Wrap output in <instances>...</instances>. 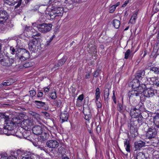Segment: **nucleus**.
Wrapping results in <instances>:
<instances>
[{"label":"nucleus","mask_w":159,"mask_h":159,"mask_svg":"<svg viewBox=\"0 0 159 159\" xmlns=\"http://www.w3.org/2000/svg\"><path fill=\"white\" fill-rule=\"evenodd\" d=\"M146 83H143L141 85L135 88V89H133L129 93L128 96H129V98L130 97L135 96H139L141 95L140 96V99L141 101L142 100V95H144L145 89L146 88Z\"/></svg>","instance_id":"nucleus-1"},{"label":"nucleus","mask_w":159,"mask_h":159,"mask_svg":"<svg viewBox=\"0 0 159 159\" xmlns=\"http://www.w3.org/2000/svg\"><path fill=\"white\" fill-rule=\"evenodd\" d=\"M34 27H36L38 30L40 32L43 33L49 31L52 29V25L51 24L46 23H39V21L33 24Z\"/></svg>","instance_id":"nucleus-2"},{"label":"nucleus","mask_w":159,"mask_h":159,"mask_svg":"<svg viewBox=\"0 0 159 159\" xmlns=\"http://www.w3.org/2000/svg\"><path fill=\"white\" fill-rule=\"evenodd\" d=\"M24 31L27 32L28 36L29 37H32L34 39L35 38H39L41 35L40 33L37 32L32 27L27 25L25 28Z\"/></svg>","instance_id":"nucleus-3"},{"label":"nucleus","mask_w":159,"mask_h":159,"mask_svg":"<svg viewBox=\"0 0 159 159\" xmlns=\"http://www.w3.org/2000/svg\"><path fill=\"white\" fill-rule=\"evenodd\" d=\"M155 125L149 127L146 132V136L149 139L156 138L157 136V129L155 127Z\"/></svg>","instance_id":"nucleus-4"},{"label":"nucleus","mask_w":159,"mask_h":159,"mask_svg":"<svg viewBox=\"0 0 159 159\" xmlns=\"http://www.w3.org/2000/svg\"><path fill=\"white\" fill-rule=\"evenodd\" d=\"M14 62V59L9 57L8 56H6L0 60V63L1 65L3 66L7 67L11 66Z\"/></svg>","instance_id":"nucleus-5"},{"label":"nucleus","mask_w":159,"mask_h":159,"mask_svg":"<svg viewBox=\"0 0 159 159\" xmlns=\"http://www.w3.org/2000/svg\"><path fill=\"white\" fill-rule=\"evenodd\" d=\"M20 50L21 55L19 57V61L22 62L30 58V54L29 51L26 49L21 48Z\"/></svg>","instance_id":"nucleus-6"},{"label":"nucleus","mask_w":159,"mask_h":159,"mask_svg":"<svg viewBox=\"0 0 159 159\" xmlns=\"http://www.w3.org/2000/svg\"><path fill=\"white\" fill-rule=\"evenodd\" d=\"M39 38H35L29 42L28 43L29 48L30 51L35 52L36 50V47H38V44L37 39Z\"/></svg>","instance_id":"nucleus-7"},{"label":"nucleus","mask_w":159,"mask_h":159,"mask_svg":"<svg viewBox=\"0 0 159 159\" xmlns=\"http://www.w3.org/2000/svg\"><path fill=\"white\" fill-rule=\"evenodd\" d=\"M33 125V121L29 119L24 120L21 123L22 127L26 130L30 129Z\"/></svg>","instance_id":"nucleus-8"},{"label":"nucleus","mask_w":159,"mask_h":159,"mask_svg":"<svg viewBox=\"0 0 159 159\" xmlns=\"http://www.w3.org/2000/svg\"><path fill=\"white\" fill-rule=\"evenodd\" d=\"M157 91L151 88H147L144 91V97L147 98H150L153 97L157 93Z\"/></svg>","instance_id":"nucleus-9"},{"label":"nucleus","mask_w":159,"mask_h":159,"mask_svg":"<svg viewBox=\"0 0 159 159\" xmlns=\"http://www.w3.org/2000/svg\"><path fill=\"white\" fill-rule=\"evenodd\" d=\"M25 0H4V2L5 3L9 5H14L15 3L18 2L17 5L15 7V9H17L18 7H19L21 5L22 2H23Z\"/></svg>","instance_id":"nucleus-10"},{"label":"nucleus","mask_w":159,"mask_h":159,"mask_svg":"<svg viewBox=\"0 0 159 159\" xmlns=\"http://www.w3.org/2000/svg\"><path fill=\"white\" fill-rule=\"evenodd\" d=\"M8 17L9 15L7 11L5 10L0 11V24L5 22Z\"/></svg>","instance_id":"nucleus-11"},{"label":"nucleus","mask_w":159,"mask_h":159,"mask_svg":"<svg viewBox=\"0 0 159 159\" xmlns=\"http://www.w3.org/2000/svg\"><path fill=\"white\" fill-rule=\"evenodd\" d=\"M4 128L6 129L8 132L11 133V135L12 134V132L13 130L14 127V124L13 122L9 120H8L7 122H5L4 125Z\"/></svg>","instance_id":"nucleus-12"},{"label":"nucleus","mask_w":159,"mask_h":159,"mask_svg":"<svg viewBox=\"0 0 159 159\" xmlns=\"http://www.w3.org/2000/svg\"><path fill=\"white\" fill-rule=\"evenodd\" d=\"M140 106L139 108L137 109L135 107H132L130 109L129 113L130 115L132 118H134L137 117L139 115L140 112Z\"/></svg>","instance_id":"nucleus-13"},{"label":"nucleus","mask_w":159,"mask_h":159,"mask_svg":"<svg viewBox=\"0 0 159 159\" xmlns=\"http://www.w3.org/2000/svg\"><path fill=\"white\" fill-rule=\"evenodd\" d=\"M46 145L49 148L55 149L58 146L59 143L56 140H50L47 141Z\"/></svg>","instance_id":"nucleus-14"},{"label":"nucleus","mask_w":159,"mask_h":159,"mask_svg":"<svg viewBox=\"0 0 159 159\" xmlns=\"http://www.w3.org/2000/svg\"><path fill=\"white\" fill-rule=\"evenodd\" d=\"M45 131L42 126L39 125L35 126L32 128L33 133L36 135H39Z\"/></svg>","instance_id":"nucleus-15"},{"label":"nucleus","mask_w":159,"mask_h":159,"mask_svg":"<svg viewBox=\"0 0 159 159\" xmlns=\"http://www.w3.org/2000/svg\"><path fill=\"white\" fill-rule=\"evenodd\" d=\"M40 136L38 137V140L41 142H43L47 140L49 136V134L48 132L44 131L43 133L41 134Z\"/></svg>","instance_id":"nucleus-16"},{"label":"nucleus","mask_w":159,"mask_h":159,"mask_svg":"<svg viewBox=\"0 0 159 159\" xmlns=\"http://www.w3.org/2000/svg\"><path fill=\"white\" fill-rule=\"evenodd\" d=\"M145 74V72L144 70H139L135 75V78L137 79L141 78V80H142V79H143V80H147V78H143Z\"/></svg>","instance_id":"nucleus-17"},{"label":"nucleus","mask_w":159,"mask_h":159,"mask_svg":"<svg viewBox=\"0 0 159 159\" xmlns=\"http://www.w3.org/2000/svg\"><path fill=\"white\" fill-rule=\"evenodd\" d=\"M130 132L131 135L133 137L137 135L138 133L136 125H134V126H130Z\"/></svg>","instance_id":"nucleus-18"},{"label":"nucleus","mask_w":159,"mask_h":159,"mask_svg":"<svg viewBox=\"0 0 159 159\" xmlns=\"http://www.w3.org/2000/svg\"><path fill=\"white\" fill-rule=\"evenodd\" d=\"M140 114H141V116L144 118H147L148 117L149 115L148 111L146 110V109L142 105H140Z\"/></svg>","instance_id":"nucleus-19"},{"label":"nucleus","mask_w":159,"mask_h":159,"mask_svg":"<svg viewBox=\"0 0 159 159\" xmlns=\"http://www.w3.org/2000/svg\"><path fill=\"white\" fill-rule=\"evenodd\" d=\"M130 85H131L133 89H135L141 86L140 85L139 80L136 78L134 79L130 83Z\"/></svg>","instance_id":"nucleus-20"},{"label":"nucleus","mask_w":159,"mask_h":159,"mask_svg":"<svg viewBox=\"0 0 159 159\" xmlns=\"http://www.w3.org/2000/svg\"><path fill=\"white\" fill-rule=\"evenodd\" d=\"M54 10L55 14L57 16H62L63 12V8L62 7H55L53 9Z\"/></svg>","instance_id":"nucleus-21"},{"label":"nucleus","mask_w":159,"mask_h":159,"mask_svg":"<svg viewBox=\"0 0 159 159\" xmlns=\"http://www.w3.org/2000/svg\"><path fill=\"white\" fill-rule=\"evenodd\" d=\"M145 143L143 141H139L135 142L134 143V147L135 148V150H140L142 147L144 146Z\"/></svg>","instance_id":"nucleus-22"},{"label":"nucleus","mask_w":159,"mask_h":159,"mask_svg":"<svg viewBox=\"0 0 159 159\" xmlns=\"http://www.w3.org/2000/svg\"><path fill=\"white\" fill-rule=\"evenodd\" d=\"M34 105L36 107L38 108H41L45 106L46 103L40 101L35 100L34 101Z\"/></svg>","instance_id":"nucleus-23"},{"label":"nucleus","mask_w":159,"mask_h":159,"mask_svg":"<svg viewBox=\"0 0 159 159\" xmlns=\"http://www.w3.org/2000/svg\"><path fill=\"white\" fill-rule=\"evenodd\" d=\"M68 116V114L67 111H65L64 113H61L60 118L62 122L67 121Z\"/></svg>","instance_id":"nucleus-24"},{"label":"nucleus","mask_w":159,"mask_h":159,"mask_svg":"<svg viewBox=\"0 0 159 159\" xmlns=\"http://www.w3.org/2000/svg\"><path fill=\"white\" fill-rule=\"evenodd\" d=\"M150 72L148 73V75H152L153 72L156 74H159V68L155 67H150Z\"/></svg>","instance_id":"nucleus-25"},{"label":"nucleus","mask_w":159,"mask_h":159,"mask_svg":"<svg viewBox=\"0 0 159 159\" xmlns=\"http://www.w3.org/2000/svg\"><path fill=\"white\" fill-rule=\"evenodd\" d=\"M133 56V54L132 52L129 49H128L126 52L125 53L124 58L127 59L129 58H131Z\"/></svg>","instance_id":"nucleus-26"},{"label":"nucleus","mask_w":159,"mask_h":159,"mask_svg":"<svg viewBox=\"0 0 159 159\" xmlns=\"http://www.w3.org/2000/svg\"><path fill=\"white\" fill-rule=\"evenodd\" d=\"M124 146L126 151L128 152H130V145L129 141L128 139H125L124 142Z\"/></svg>","instance_id":"nucleus-27"},{"label":"nucleus","mask_w":159,"mask_h":159,"mask_svg":"<svg viewBox=\"0 0 159 159\" xmlns=\"http://www.w3.org/2000/svg\"><path fill=\"white\" fill-rule=\"evenodd\" d=\"M112 24L116 29H118L120 26V22L119 20L114 19L112 21Z\"/></svg>","instance_id":"nucleus-28"},{"label":"nucleus","mask_w":159,"mask_h":159,"mask_svg":"<svg viewBox=\"0 0 159 159\" xmlns=\"http://www.w3.org/2000/svg\"><path fill=\"white\" fill-rule=\"evenodd\" d=\"M9 119L8 116L5 115L4 114H0V120L4 122H7Z\"/></svg>","instance_id":"nucleus-29"},{"label":"nucleus","mask_w":159,"mask_h":159,"mask_svg":"<svg viewBox=\"0 0 159 159\" xmlns=\"http://www.w3.org/2000/svg\"><path fill=\"white\" fill-rule=\"evenodd\" d=\"M109 89H106L104 90V98L105 101H107L109 94Z\"/></svg>","instance_id":"nucleus-30"},{"label":"nucleus","mask_w":159,"mask_h":159,"mask_svg":"<svg viewBox=\"0 0 159 159\" xmlns=\"http://www.w3.org/2000/svg\"><path fill=\"white\" fill-rule=\"evenodd\" d=\"M5 134L7 135H11V133H10V131H9V132H8L6 129L4 128V126L3 128H0V134Z\"/></svg>","instance_id":"nucleus-31"},{"label":"nucleus","mask_w":159,"mask_h":159,"mask_svg":"<svg viewBox=\"0 0 159 159\" xmlns=\"http://www.w3.org/2000/svg\"><path fill=\"white\" fill-rule=\"evenodd\" d=\"M148 75V78L147 80H149V81H151L152 82V84H154L155 82H156V80H157V78L155 76H153L152 75Z\"/></svg>","instance_id":"nucleus-32"},{"label":"nucleus","mask_w":159,"mask_h":159,"mask_svg":"<svg viewBox=\"0 0 159 159\" xmlns=\"http://www.w3.org/2000/svg\"><path fill=\"white\" fill-rule=\"evenodd\" d=\"M100 89L98 88H97L96 90L95 96L96 101H98V100L100 97Z\"/></svg>","instance_id":"nucleus-33"},{"label":"nucleus","mask_w":159,"mask_h":159,"mask_svg":"<svg viewBox=\"0 0 159 159\" xmlns=\"http://www.w3.org/2000/svg\"><path fill=\"white\" fill-rule=\"evenodd\" d=\"M136 159H147L146 158L145 154L142 152L138 153Z\"/></svg>","instance_id":"nucleus-34"},{"label":"nucleus","mask_w":159,"mask_h":159,"mask_svg":"<svg viewBox=\"0 0 159 159\" xmlns=\"http://www.w3.org/2000/svg\"><path fill=\"white\" fill-rule=\"evenodd\" d=\"M141 114H140L138 116H137L136 118H137V121L138 123L140 125H142L143 123V119H144L142 116L141 115Z\"/></svg>","instance_id":"nucleus-35"},{"label":"nucleus","mask_w":159,"mask_h":159,"mask_svg":"<svg viewBox=\"0 0 159 159\" xmlns=\"http://www.w3.org/2000/svg\"><path fill=\"white\" fill-rule=\"evenodd\" d=\"M48 14L50 16L51 19H54L56 18L57 16L56 14H55L54 10L53 9H52L51 11L49 12Z\"/></svg>","instance_id":"nucleus-36"},{"label":"nucleus","mask_w":159,"mask_h":159,"mask_svg":"<svg viewBox=\"0 0 159 159\" xmlns=\"http://www.w3.org/2000/svg\"><path fill=\"white\" fill-rule=\"evenodd\" d=\"M137 12H136L132 16L129 21L130 23L132 24H134L135 23V20L137 18Z\"/></svg>","instance_id":"nucleus-37"},{"label":"nucleus","mask_w":159,"mask_h":159,"mask_svg":"<svg viewBox=\"0 0 159 159\" xmlns=\"http://www.w3.org/2000/svg\"><path fill=\"white\" fill-rule=\"evenodd\" d=\"M152 125H155V128H157L159 127V117H157L155 118L154 123Z\"/></svg>","instance_id":"nucleus-38"},{"label":"nucleus","mask_w":159,"mask_h":159,"mask_svg":"<svg viewBox=\"0 0 159 159\" xmlns=\"http://www.w3.org/2000/svg\"><path fill=\"white\" fill-rule=\"evenodd\" d=\"M3 82L6 86L10 85L13 83V80L11 79L5 80Z\"/></svg>","instance_id":"nucleus-39"},{"label":"nucleus","mask_w":159,"mask_h":159,"mask_svg":"<svg viewBox=\"0 0 159 159\" xmlns=\"http://www.w3.org/2000/svg\"><path fill=\"white\" fill-rule=\"evenodd\" d=\"M53 103L57 107H60L61 106L62 102L61 100L57 99L54 101Z\"/></svg>","instance_id":"nucleus-40"},{"label":"nucleus","mask_w":159,"mask_h":159,"mask_svg":"<svg viewBox=\"0 0 159 159\" xmlns=\"http://www.w3.org/2000/svg\"><path fill=\"white\" fill-rule=\"evenodd\" d=\"M117 110L120 113L124 111L122 105L121 103H119L117 106Z\"/></svg>","instance_id":"nucleus-41"},{"label":"nucleus","mask_w":159,"mask_h":159,"mask_svg":"<svg viewBox=\"0 0 159 159\" xmlns=\"http://www.w3.org/2000/svg\"><path fill=\"white\" fill-rule=\"evenodd\" d=\"M66 60L67 58L66 57H63L59 61V63H60L59 65L62 66L66 61Z\"/></svg>","instance_id":"nucleus-42"},{"label":"nucleus","mask_w":159,"mask_h":159,"mask_svg":"<svg viewBox=\"0 0 159 159\" xmlns=\"http://www.w3.org/2000/svg\"><path fill=\"white\" fill-rule=\"evenodd\" d=\"M101 71V69H100L99 68H98L94 72L93 75L94 77L96 78L98 77L100 72Z\"/></svg>","instance_id":"nucleus-43"},{"label":"nucleus","mask_w":159,"mask_h":159,"mask_svg":"<svg viewBox=\"0 0 159 159\" xmlns=\"http://www.w3.org/2000/svg\"><path fill=\"white\" fill-rule=\"evenodd\" d=\"M12 153V154H11L12 155L9 156V157H8V159H17V157L16 156V155L15 154V153L16 154H17V152H16L15 153L13 152Z\"/></svg>","instance_id":"nucleus-44"},{"label":"nucleus","mask_w":159,"mask_h":159,"mask_svg":"<svg viewBox=\"0 0 159 159\" xmlns=\"http://www.w3.org/2000/svg\"><path fill=\"white\" fill-rule=\"evenodd\" d=\"M7 153H3L0 154V159H8Z\"/></svg>","instance_id":"nucleus-45"},{"label":"nucleus","mask_w":159,"mask_h":159,"mask_svg":"<svg viewBox=\"0 0 159 159\" xmlns=\"http://www.w3.org/2000/svg\"><path fill=\"white\" fill-rule=\"evenodd\" d=\"M50 97L52 99H55L57 98L56 92H54L51 93L50 95Z\"/></svg>","instance_id":"nucleus-46"},{"label":"nucleus","mask_w":159,"mask_h":159,"mask_svg":"<svg viewBox=\"0 0 159 159\" xmlns=\"http://www.w3.org/2000/svg\"><path fill=\"white\" fill-rule=\"evenodd\" d=\"M10 51L11 53L12 54H14L15 53L17 54V51H16V48L13 47H11L10 48Z\"/></svg>","instance_id":"nucleus-47"},{"label":"nucleus","mask_w":159,"mask_h":159,"mask_svg":"<svg viewBox=\"0 0 159 159\" xmlns=\"http://www.w3.org/2000/svg\"><path fill=\"white\" fill-rule=\"evenodd\" d=\"M21 159H32L30 155L29 154H24L22 156Z\"/></svg>","instance_id":"nucleus-48"},{"label":"nucleus","mask_w":159,"mask_h":159,"mask_svg":"<svg viewBox=\"0 0 159 159\" xmlns=\"http://www.w3.org/2000/svg\"><path fill=\"white\" fill-rule=\"evenodd\" d=\"M116 8L114 6L112 5L109 8V13H112L114 12Z\"/></svg>","instance_id":"nucleus-49"},{"label":"nucleus","mask_w":159,"mask_h":159,"mask_svg":"<svg viewBox=\"0 0 159 159\" xmlns=\"http://www.w3.org/2000/svg\"><path fill=\"white\" fill-rule=\"evenodd\" d=\"M29 92L30 93V95L32 97H33L36 94V92L34 90H30Z\"/></svg>","instance_id":"nucleus-50"},{"label":"nucleus","mask_w":159,"mask_h":159,"mask_svg":"<svg viewBox=\"0 0 159 159\" xmlns=\"http://www.w3.org/2000/svg\"><path fill=\"white\" fill-rule=\"evenodd\" d=\"M91 51L93 53L94 55H95L97 52V49L95 47H93L91 48Z\"/></svg>","instance_id":"nucleus-51"},{"label":"nucleus","mask_w":159,"mask_h":159,"mask_svg":"<svg viewBox=\"0 0 159 159\" xmlns=\"http://www.w3.org/2000/svg\"><path fill=\"white\" fill-rule=\"evenodd\" d=\"M23 66L25 68H27L31 66V64L30 62H28L23 64Z\"/></svg>","instance_id":"nucleus-52"},{"label":"nucleus","mask_w":159,"mask_h":159,"mask_svg":"<svg viewBox=\"0 0 159 159\" xmlns=\"http://www.w3.org/2000/svg\"><path fill=\"white\" fill-rule=\"evenodd\" d=\"M43 115L46 117V118L48 119L50 117V115L48 112L45 111L42 112Z\"/></svg>","instance_id":"nucleus-53"},{"label":"nucleus","mask_w":159,"mask_h":159,"mask_svg":"<svg viewBox=\"0 0 159 159\" xmlns=\"http://www.w3.org/2000/svg\"><path fill=\"white\" fill-rule=\"evenodd\" d=\"M112 99H113L114 103L116 104V98L115 96V91H113V96H112Z\"/></svg>","instance_id":"nucleus-54"},{"label":"nucleus","mask_w":159,"mask_h":159,"mask_svg":"<svg viewBox=\"0 0 159 159\" xmlns=\"http://www.w3.org/2000/svg\"><path fill=\"white\" fill-rule=\"evenodd\" d=\"M96 106L98 108H100L102 107L101 103L98 100V101H96Z\"/></svg>","instance_id":"nucleus-55"},{"label":"nucleus","mask_w":159,"mask_h":159,"mask_svg":"<svg viewBox=\"0 0 159 159\" xmlns=\"http://www.w3.org/2000/svg\"><path fill=\"white\" fill-rule=\"evenodd\" d=\"M43 95V92H38L37 94V97L38 98H41L42 97Z\"/></svg>","instance_id":"nucleus-56"},{"label":"nucleus","mask_w":159,"mask_h":159,"mask_svg":"<svg viewBox=\"0 0 159 159\" xmlns=\"http://www.w3.org/2000/svg\"><path fill=\"white\" fill-rule=\"evenodd\" d=\"M84 96L83 94H82L80 95L78 97L77 100H80L81 101H82L84 99Z\"/></svg>","instance_id":"nucleus-57"},{"label":"nucleus","mask_w":159,"mask_h":159,"mask_svg":"<svg viewBox=\"0 0 159 159\" xmlns=\"http://www.w3.org/2000/svg\"><path fill=\"white\" fill-rule=\"evenodd\" d=\"M39 7L40 6L39 5H37L34 7V9L32 10V11H37L38 10Z\"/></svg>","instance_id":"nucleus-58"},{"label":"nucleus","mask_w":159,"mask_h":159,"mask_svg":"<svg viewBox=\"0 0 159 159\" xmlns=\"http://www.w3.org/2000/svg\"><path fill=\"white\" fill-rule=\"evenodd\" d=\"M30 114L32 116H38L39 115V114H38L36 113L35 112H33V111H30Z\"/></svg>","instance_id":"nucleus-59"},{"label":"nucleus","mask_w":159,"mask_h":159,"mask_svg":"<svg viewBox=\"0 0 159 159\" xmlns=\"http://www.w3.org/2000/svg\"><path fill=\"white\" fill-rule=\"evenodd\" d=\"M129 0H126L125 1L124 3L122 5V7H125L127 4L129 3Z\"/></svg>","instance_id":"nucleus-60"},{"label":"nucleus","mask_w":159,"mask_h":159,"mask_svg":"<svg viewBox=\"0 0 159 159\" xmlns=\"http://www.w3.org/2000/svg\"><path fill=\"white\" fill-rule=\"evenodd\" d=\"M101 125H98V126L96 129L97 131L98 132H100L101 131Z\"/></svg>","instance_id":"nucleus-61"},{"label":"nucleus","mask_w":159,"mask_h":159,"mask_svg":"<svg viewBox=\"0 0 159 159\" xmlns=\"http://www.w3.org/2000/svg\"><path fill=\"white\" fill-rule=\"evenodd\" d=\"M156 82H155V84H155L157 87H159V79L158 80V79L156 80Z\"/></svg>","instance_id":"nucleus-62"},{"label":"nucleus","mask_w":159,"mask_h":159,"mask_svg":"<svg viewBox=\"0 0 159 159\" xmlns=\"http://www.w3.org/2000/svg\"><path fill=\"white\" fill-rule=\"evenodd\" d=\"M44 92L45 93L48 92L49 91V88H48V87H47L46 88H44Z\"/></svg>","instance_id":"nucleus-63"},{"label":"nucleus","mask_w":159,"mask_h":159,"mask_svg":"<svg viewBox=\"0 0 159 159\" xmlns=\"http://www.w3.org/2000/svg\"><path fill=\"white\" fill-rule=\"evenodd\" d=\"M33 143L34 146L35 147H38V146H39V145H38V143L37 142H34Z\"/></svg>","instance_id":"nucleus-64"}]
</instances>
